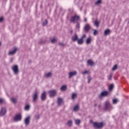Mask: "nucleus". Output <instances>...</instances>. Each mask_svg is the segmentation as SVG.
Segmentation results:
<instances>
[{
  "label": "nucleus",
  "instance_id": "f257e3e1",
  "mask_svg": "<svg viewBox=\"0 0 129 129\" xmlns=\"http://www.w3.org/2000/svg\"><path fill=\"white\" fill-rule=\"evenodd\" d=\"M94 127L96 129H100L102 128L104 125V123L103 122H94L93 123Z\"/></svg>",
  "mask_w": 129,
  "mask_h": 129
},
{
  "label": "nucleus",
  "instance_id": "f03ea898",
  "mask_svg": "<svg viewBox=\"0 0 129 129\" xmlns=\"http://www.w3.org/2000/svg\"><path fill=\"white\" fill-rule=\"evenodd\" d=\"M14 121H20L22 120V114L21 113H19L16 114L13 118Z\"/></svg>",
  "mask_w": 129,
  "mask_h": 129
},
{
  "label": "nucleus",
  "instance_id": "7ed1b4c3",
  "mask_svg": "<svg viewBox=\"0 0 129 129\" xmlns=\"http://www.w3.org/2000/svg\"><path fill=\"white\" fill-rule=\"evenodd\" d=\"M12 70L13 71L15 75H18V74H19V72H20L19 71V66H18V65L14 66L12 68Z\"/></svg>",
  "mask_w": 129,
  "mask_h": 129
},
{
  "label": "nucleus",
  "instance_id": "20e7f679",
  "mask_svg": "<svg viewBox=\"0 0 129 129\" xmlns=\"http://www.w3.org/2000/svg\"><path fill=\"white\" fill-rule=\"evenodd\" d=\"M108 94H109V93L107 91H104L102 92L100 95H99V97L101 99L102 98V97H105L106 96H108Z\"/></svg>",
  "mask_w": 129,
  "mask_h": 129
},
{
  "label": "nucleus",
  "instance_id": "39448f33",
  "mask_svg": "<svg viewBox=\"0 0 129 129\" xmlns=\"http://www.w3.org/2000/svg\"><path fill=\"white\" fill-rule=\"evenodd\" d=\"M31 120V116H28L25 118L24 119V124H25V126H28L29 124H30V121Z\"/></svg>",
  "mask_w": 129,
  "mask_h": 129
},
{
  "label": "nucleus",
  "instance_id": "423d86ee",
  "mask_svg": "<svg viewBox=\"0 0 129 129\" xmlns=\"http://www.w3.org/2000/svg\"><path fill=\"white\" fill-rule=\"evenodd\" d=\"M7 113V109L6 107H2L0 111V116H5Z\"/></svg>",
  "mask_w": 129,
  "mask_h": 129
},
{
  "label": "nucleus",
  "instance_id": "0eeeda50",
  "mask_svg": "<svg viewBox=\"0 0 129 129\" xmlns=\"http://www.w3.org/2000/svg\"><path fill=\"white\" fill-rule=\"evenodd\" d=\"M79 16L77 15H75L73 17H72L71 18V22L72 23H75V22H78V20H79Z\"/></svg>",
  "mask_w": 129,
  "mask_h": 129
},
{
  "label": "nucleus",
  "instance_id": "6e6552de",
  "mask_svg": "<svg viewBox=\"0 0 129 129\" xmlns=\"http://www.w3.org/2000/svg\"><path fill=\"white\" fill-rule=\"evenodd\" d=\"M50 97H54L55 95L57 94V90H51L48 92Z\"/></svg>",
  "mask_w": 129,
  "mask_h": 129
},
{
  "label": "nucleus",
  "instance_id": "1a4fd4ad",
  "mask_svg": "<svg viewBox=\"0 0 129 129\" xmlns=\"http://www.w3.org/2000/svg\"><path fill=\"white\" fill-rule=\"evenodd\" d=\"M32 102H36L39 98V95L38 92H35V94L32 96Z\"/></svg>",
  "mask_w": 129,
  "mask_h": 129
},
{
  "label": "nucleus",
  "instance_id": "9d476101",
  "mask_svg": "<svg viewBox=\"0 0 129 129\" xmlns=\"http://www.w3.org/2000/svg\"><path fill=\"white\" fill-rule=\"evenodd\" d=\"M104 106V110H107V109L111 107V105H110V103L109 102V101H106L105 102Z\"/></svg>",
  "mask_w": 129,
  "mask_h": 129
},
{
  "label": "nucleus",
  "instance_id": "9b49d317",
  "mask_svg": "<svg viewBox=\"0 0 129 129\" xmlns=\"http://www.w3.org/2000/svg\"><path fill=\"white\" fill-rule=\"evenodd\" d=\"M90 29H91V27L90 26V25L88 24H86L84 27V31H85V32H86V33H87V32L89 31V30H90Z\"/></svg>",
  "mask_w": 129,
  "mask_h": 129
},
{
  "label": "nucleus",
  "instance_id": "f8f14e48",
  "mask_svg": "<svg viewBox=\"0 0 129 129\" xmlns=\"http://www.w3.org/2000/svg\"><path fill=\"white\" fill-rule=\"evenodd\" d=\"M76 75H77V72L74 71V72H71L69 73V78L70 79L71 77H73V76H76Z\"/></svg>",
  "mask_w": 129,
  "mask_h": 129
},
{
  "label": "nucleus",
  "instance_id": "ddd939ff",
  "mask_svg": "<svg viewBox=\"0 0 129 129\" xmlns=\"http://www.w3.org/2000/svg\"><path fill=\"white\" fill-rule=\"evenodd\" d=\"M46 97L47 96H46V92H43L42 93H41V99L42 101H45V100H46Z\"/></svg>",
  "mask_w": 129,
  "mask_h": 129
},
{
  "label": "nucleus",
  "instance_id": "4468645a",
  "mask_svg": "<svg viewBox=\"0 0 129 129\" xmlns=\"http://www.w3.org/2000/svg\"><path fill=\"white\" fill-rule=\"evenodd\" d=\"M78 35H77V34H75L72 37V41L73 42H76L78 41Z\"/></svg>",
  "mask_w": 129,
  "mask_h": 129
},
{
  "label": "nucleus",
  "instance_id": "2eb2a0df",
  "mask_svg": "<svg viewBox=\"0 0 129 129\" xmlns=\"http://www.w3.org/2000/svg\"><path fill=\"white\" fill-rule=\"evenodd\" d=\"M17 50H18V49L16 47L14 48V49L13 51H10L9 52V55H15L16 54V52H17Z\"/></svg>",
  "mask_w": 129,
  "mask_h": 129
},
{
  "label": "nucleus",
  "instance_id": "dca6fc26",
  "mask_svg": "<svg viewBox=\"0 0 129 129\" xmlns=\"http://www.w3.org/2000/svg\"><path fill=\"white\" fill-rule=\"evenodd\" d=\"M78 45H82L83 44V43H84V40H83V39L82 38H78Z\"/></svg>",
  "mask_w": 129,
  "mask_h": 129
},
{
  "label": "nucleus",
  "instance_id": "f3484780",
  "mask_svg": "<svg viewBox=\"0 0 129 129\" xmlns=\"http://www.w3.org/2000/svg\"><path fill=\"white\" fill-rule=\"evenodd\" d=\"M88 65H90V66H93L94 65V62L92 61L91 59H89L87 61Z\"/></svg>",
  "mask_w": 129,
  "mask_h": 129
},
{
  "label": "nucleus",
  "instance_id": "a211bd4d",
  "mask_svg": "<svg viewBox=\"0 0 129 129\" xmlns=\"http://www.w3.org/2000/svg\"><path fill=\"white\" fill-rule=\"evenodd\" d=\"M110 34V30L109 29H106L104 31V35L105 36H107V35H109Z\"/></svg>",
  "mask_w": 129,
  "mask_h": 129
},
{
  "label": "nucleus",
  "instance_id": "6ab92c4d",
  "mask_svg": "<svg viewBox=\"0 0 129 129\" xmlns=\"http://www.w3.org/2000/svg\"><path fill=\"white\" fill-rule=\"evenodd\" d=\"M66 89H67V86H66V85H62L60 87V90H61V91H64L66 90Z\"/></svg>",
  "mask_w": 129,
  "mask_h": 129
},
{
  "label": "nucleus",
  "instance_id": "aec40b11",
  "mask_svg": "<svg viewBox=\"0 0 129 129\" xmlns=\"http://www.w3.org/2000/svg\"><path fill=\"white\" fill-rule=\"evenodd\" d=\"M80 122H81V121L79 119L75 120V124L77 125H79L80 124Z\"/></svg>",
  "mask_w": 129,
  "mask_h": 129
},
{
  "label": "nucleus",
  "instance_id": "412c9836",
  "mask_svg": "<svg viewBox=\"0 0 129 129\" xmlns=\"http://www.w3.org/2000/svg\"><path fill=\"white\" fill-rule=\"evenodd\" d=\"M76 97H77V94L73 93L72 95V99L73 100H74V99H75V98H76Z\"/></svg>",
  "mask_w": 129,
  "mask_h": 129
},
{
  "label": "nucleus",
  "instance_id": "4be33fe9",
  "mask_svg": "<svg viewBox=\"0 0 129 129\" xmlns=\"http://www.w3.org/2000/svg\"><path fill=\"white\" fill-rule=\"evenodd\" d=\"M62 100H63L61 98H58V99H57V104L58 105H61V103H62Z\"/></svg>",
  "mask_w": 129,
  "mask_h": 129
},
{
  "label": "nucleus",
  "instance_id": "5701e85b",
  "mask_svg": "<svg viewBox=\"0 0 129 129\" xmlns=\"http://www.w3.org/2000/svg\"><path fill=\"white\" fill-rule=\"evenodd\" d=\"M91 43V37H89L86 40V44L87 45H89V44H90Z\"/></svg>",
  "mask_w": 129,
  "mask_h": 129
},
{
  "label": "nucleus",
  "instance_id": "b1692460",
  "mask_svg": "<svg viewBox=\"0 0 129 129\" xmlns=\"http://www.w3.org/2000/svg\"><path fill=\"white\" fill-rule=\"evenodd\" d=\"M94 25V26H95V27L98 28V27H99V22H98V21H95Z\"/></svg>",
  "mask_w": 129,
  "mask_h": 129
},
{
  "label": "nucleus",
  "instance_id": "393cba45",
  "mask_svg": "<svg viewBox=\"0 0 129 129\" xmlns=\"http://www.w3.org/2000/svg\"><path fill=\"white\" fill-rule=\"evenodd\" d=\"M114 88V85H113V84H112L109 87V90H110V91H111L112 90H113Z\"/></svg>",
  "mask_w": 129,
  "mask_h": 129
},
{
  "label": "nucleus",
  "instance_id": "a878e982",
  "mask_svg": "<svg viewBox=\"0 0 129 129\" xmlns=\"http://www.w3.org/2000/svg\"><path fill=\"white\" fill-rule=\"evenodd\" d=\"M79 109V105H76L73 108V110L74 111H77Z\"/></svg>",
  "mask_w": 129,
  "mask_h": 129
},
{
  "label": "nucleus",
  "instance_id": "bb28decb",
  "mask_svg": "<svg viewBox=\"0 0 129 129\" xmlns=\"http://www.w3.org/2000/svg\"><path fill=\"white\" fill-rule=\"evenodd\" d=\"M31 108V105L29 104L26 105L25 107V110H30V109Z\"/></svg>",
  "mask_w": 129,
  "mask_h": 129
},
{
  "label": "nucleus",
  "instance_id": "cd10ccee",
  "mask_svg": "<svg viewBox=\"0 0 129 129\" xmlns=\"http://www.w3.org/2000/svg\"><path fill=\"white\" fill-rule=\"evenodd\" d=\"M72 123H73V122H72V120H70L68 121L67 124L69 126L71 127V126H72Z\"/></svg>",
  "mask_w": 129,
  "mask_h": 129
},
{
  "label": "nucleus",
  "instance_id": "c85d7f7f",
  "mask_svg": "<svg viewBox=\"0 0 129 129\" xmlns=\"http://www.w3.org/2000/svg\"><path fill=\"white\" fill-rule=\"evenodd\" d=\"M52 76V73L49 72L45 74V77H46L47 78H49V77H51Z\"/></svg>",
  "mask_w": 129,
  "mask_h": 129
},
{
  "label": "nucleus",
  "instance_id": "c756f323",
  "mask_svg": "<svg viewBox=\"0 0 129 129\" xmlns=\"http://www.w3.org/2000/svg\"><path fill=\"white\" fill-rule=\"evenodd\" d=\"M118 102V99H114L112 100V103L113 104H116Z\"/></svg>",
  "mask_w": 129,
  "mask_h": 129
},
{
  "label": "nucleus",
  "instance_id": "7c9ffc66",
  "mask_svg": "<svg viewBox=\"0 0 129 129\" xmlns=\"http://www.w3.org/2000/svg\"><path fill=\"white\" fill-rule=\"evenodd\" d=\"M117 70V64H115L113 68H112V71H115Z\"/></svg>",
  "mask_w": 129,
  "mask_h": 129
},
{
  "label": "nucleus",
  "instance_id": "2f4dec72",
  "mask_svg": "<svg viewBox=\"0 0 129 129\" xmlns=\"http://www.w3.org/2000/svg\"><path fill=\"white\" fill-rule=\"evenodd\" d=\"M92 78H91V76H89L88 77V83H90V81H91V80Z\"/></svg>",
  "mask_w": 129,
  "mask_h": 129
},
{
  "label": "nucleus",
  "instance_id": "473e14b6",
  "mask_svg": "<svg viewBox=\"0 0 129 129\" xmlns=\"http://www.w3.org/2000/svg\"><path fill=\"white\" fill-rule=\"evenodd\" d=\"M100 4H101V0H98L95 3V5H97V6H98L99 5H100Z\"/></svg>",
  "mask_w": 129,
  "mask_h": 129
},
{
  "label": "nucleus",
  "instance_id": "72a5a7b5",
  "mask_svg": "<svg viewBox=\"0 0 129 129\" xmlns=\"http://www.w3.org/2000/svg\"><path fill=\"white\" fill-rule=\"evenodd\" d=\"M98 34V31L97 30H94L93 32L94 36H96Z\"/></svg>",
  "mask_w": 129,
  "mask_h": 129
},
{
  "label": "nucleus",
  "instance_id": "f704fd0d",
  "mask_svg": "<svg viewBox=\"0 0 129 129\" xmlns=\"http://www.w3.org/2000/svg\"><path fill=\"white\" fill-rule=\"evenodd\" d=\"M11 100L13 103H16V102H17V99L15 98H12Z\"/></svg>",
  "mask_w": 129,
  "mask_h": 129
},
{
  "label": "nucleus",
  "instance_id": "c9c22d12",
  "mask_svg": "<svg viewBox=\"0 0 129 129\" xmlns=\"http://www.w3.org/2000/svg\"><path fill=\"white\" fill-rule=\"evenodd\" d=\"M34 117H35V119H40V115H39V114L35 115L34 116Z\"/></svg>",
  "mask_w": 129,
  "mask_h": 129
},
{
  "label": "nucleus",
  "instance_id": "e433bc0d",
  "mask_svg": "<svg viewBox=\"0 0 129 129\" xmlns=\"http://www.w3.org/2000/svg\"><path fill=\"white\" fill-rule=\"evenodd\" d=\"M47 24H48V20H45L44 22L43 23V26H46Z\"/></svg>",
  "mask_w": 129,
  "mask_h": 129
},
{
  "label": "nucleus",
  "instance_id": "4c0bfd02",
  "mask_svg": "<svg viewBox=\"0 0 129 129\" xmlns=\"http://www.w3.org/2000/svg\"><path fill=\"white\" fill-rule=\"evenodd\" d=\"M108 80H111L112 79V75L110 74L108 77Z\"/></svg>",
  "mask_w": 129,
  "mask_h": 129
},
{
  "label": "nucleus",
  "instance_id": "58836bf2",
  "mask_svg": "<svg viewBox=\"0 0 129 129\" xmlns=\"http://www.w3.org/2000/svg\"><path fill=\"white\" fill-rule=\"evenodd\" d=\"M56 39L53 38L51 40V43H52V44H54L55 43V42H56Z\"/></svg>",
  "mask_w": 129,
  "mask_h": 129
},
{
  "label": "nucleus",
  "instance_id": "ea45409f",
  "mask_svg": "<svg viewBox=\"0 0 129 129\" xmlns=\"http://www.w3.org/2000/svg\"><path fill=\"white\" fill-rule=\"evenodd\" d=\"M58 45H59V46H62V47H64V46H65V44H64V43H61V42H59V43H58Z\"/></svg>",
  "mask_w": 129,
  "mask_h": 129
},
{
  "label": "nucleus",
  "instance_id": "a19ab883",
  "mask_svg": "<svg viewBox=\"0 0 129 129\" xmlns=\"http://www.w3.org/2000/svg\"><path fill=\"white\" fill-rule=\"evenodd\" d=\"M4 17L0 18V23H3V22H4Z\"/></svg>",
  "mask_w": 129,
  "mask_h": 129
},
{
  "label": "nucleus",
  "instance_id": "79ce46f5",
  "mask_svg": "<svg viewBox=\"0 0 129 129\" xmlns=\"http://www.w3.org/2000/svg\"><path fill=\"white\" fill-rule=\"evenodd\" d=\"M77 29H80V24L78 23L77 25L76 26Z\"/></svg>",
  "mask_w": 129,
  "mask_h": 129
},
{
  "label": "nucleus",
  "instance_id": "37998d69",
  "mask_svg": "<svg viewBox=\"0 0 129 129\" xmlns=\"http://www.w3.org/2000/svg\"><path fill=\"white\" fill-rule=\"evenodd\" d=\"M88 71H84L82 73V74L84 75V74H88Z\"/></svg>",
  "mask_w": 129,
  "mask_h": 129
},
{
  "label": "nucleus",
  "instance_id": "c03bdc74",
  "mask_svg": "<svg viewBox=\"0 0 129 129\" xmlns=\"http://www.w3.org/2000/svg\"><path fill=\"white\" fill-rule=\"evenodd\" d=\"M4 102V99L3 98L0 99V104L3 103Z\"/></svg>",
  "mask_w": 129,
  "mask_h": 129
},
{
  "label": "nucleus",
  "instance_id": "a18cd8bd",
  "mask_svg": "<svg viewBox=\"0 0 129 129\" xmlns=\"http://www.w3.org/2000/svg\"><path fill=\"white\" fill-rule=\"evenodd\" d=\"M84 38H86V35H85V34L81 37V38L83 40V39H84Z\"/></svg>",
  "mask_w": 129,
  "mask_h": 129
},
{
  "label": "nucleus",
  "instance_id": "49530a36",
  "mask_svg": "<svg viewBox=\"0 0 129 129\" xmlns=\"http://www.w3.org/2000/svg\"><path fill=\"white\" fill-rule=\"evenodd\" d=\"M13 61H14V58H10V63H13Z\"/></svg>",
  "mask_w": 129,
  "mask_h": 129
},
{
  "label": "nucleus",
  "instance_id": "de8ad7c7",
  "mask_svg": "<svg viewBox=\"0 0 129 129\" xmlns=\"http://www.w3.org/2000/svg\"><path fill=\"white\" fill-rule=\"evenodd\" d=\"M70 33H71V34H73V30H71L70 31Z\"/></svg>",
  "mask_w": 129,
  "mask_h": 129
},
{
  "label": "nucleus",
  "instance_id": "09e8293b",
  "mask_svg": "<svg viewBox=\"0 0 129 129\" xmlns=\"http://www.w3.org/2000/svg\"><path fill=\"white\" fill-rule=\"evenodd\" d=\"M84 21H85V22H87V18H85Z\"/></svg>",
  "mask_w": 129,
  "mask_h": 129
},
{
  "label": "nucleus",
  "instance_id": "8fccbe9b",
  "mask_svg": "<svg viewBox=\"0 0 129 129\" xmlns=\"http://www.w3.org/2000/svg\"><path fill=\"white\" fill-rule=\"evenodd\" d=\"M1 45H2V43H1V42H0V46H1Z\"/></svg>",
  "mask_w": 129,
  "mask_h": 129
}]
</instances>
